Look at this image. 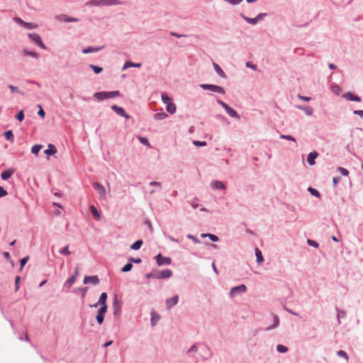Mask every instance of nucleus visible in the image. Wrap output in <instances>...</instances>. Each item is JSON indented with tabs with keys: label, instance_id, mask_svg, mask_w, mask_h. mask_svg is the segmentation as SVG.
Wrapping results in <instances>:
<instances>
[{
	"label": "nucleus",
	"instance_id": "obj_59",
	"mask_svg": "<svg viewBox=\"0 0 363 363\" xmlns=\"http://www.w3.org/2000/svg\"><path fill=\"white\" fill-rule=\"evenodd\" d=\"M129 261L130 263L133 262V263H135V264H140L142 262V259L140 258H135V257H130L129 258Z\"/></svg>",
	"mask_w": 363,
	"mask_h": 363
},
{
	"label": "nucleus",
	"instance_id": "obj_33",
	"mask_svg": "<svg viewBox=\"0 0 363 363\" xmlns=\"http://www.w3.org/2000/svg\"><path fill=\"white\" fill-rule=\"evenodd\" d=\"M141 64L140 63H134L130 61H127L125 62L123 67V70H125L129 67H140Z\"/></svg>",
	"mask_w": 363,
	"mask_h": 363
},
{
	"label": "nucleus",
	"instance_id": "obj_27",
	"mask_svg": "<svg viewBox=\"0 0 363 363\" xmlns=\"http://www.w3.org/2000/svg\"><path fill=\"white\" fill-rule=\"evenodd\" d=\"M57 152V148L56 147L52 145V144H49L48 145V149H46L45 151H44V153L46 155H52L54 154H55Z\"/></svg>",
	"mask_w": 363,
	"mask_h": 363
},
{
	"label": "nucleus",
	"instance_id": "obj_41",
	"mask_svg": "<svg viewBox=\"0 0 363 363\" xmlns=\"http://www.w3.org/2000/svg\"><path fill=\"white\" fill-rule=\"evenodd\" d=\"M89 67L92 69V70L94 71V72L96 74H100L102 71H103V68L99 67V66H96V65H92V64H90L89 65Z\"/></svg>",
	"mask_w": 363,
	"mask_h": 363
},
{
	"label": "nucleus",
	"instance_id": "obj_23",
	"mask_svg": "<svg viewBox=\"0 0 363 363\" xmlns=\"http://www.w3.org/2000/svg\"><path fill=\"white\" fill-rule=\"evenodd\" d=\"M172 274H173V272L169 269L162 270L160 272L161 279H169L172 276Z\"/></svg>",
	"mask_w": 363,
	"mask_h": 363
},
{
	"label": "nucleus",
	"instance_id": "obj_17",
	"mask_svg": "<svg viewBox=\"0 0 363 363\" xmlns=\"http://www.w3.org/2000/svg\"><path fill=\"white\" fill-rule=\"evenodd\" d=\"M179 301V296L174 295L172 298H167L165 301L167 308L169 309L177 305Z\"/></svg>",
	"mask_w": 363,
	"mask_h": 363
},
{
	"label": "nucleus",
	"instance_id": "obj_39",
	"mask_svg": "<svg viewBox=\"0 0 363 363\" xmlns=\"http://www.w3.org/2000/svg\"><path fill=\"white\" fill-rule=\"evenodd\" d=\"M22 53L24 55L30 56V57H32L33 58H38V55L35 52L29 51V50H28L26 49H23L22 50Z\"/></svg>",
	"mask_w": 363,
	"mask_h": 363
},
{
	"label": "nucleus",
	"instance_id": "obj_2",
	"mask_svg": "<svg viewBox=\"0 0 363 363\" xmlns=\"http://www.w3.org/2000/svg\"><path fill=\"white\" fill-rule=\"evenodd\" d=\"M122 2L120 0H91L86 3V5L94 6L121 5Z\"/></svg>",
	"mask_w": 363,
	"mask_h": 363
},
{
	"label": "nucleus",
	"instance_id": "obj_55",
	"mask_svg": "<svg viewBox=\"0 0 363 363\" xmlns=\"http://www.w3.org/2000/svg\"><path fill=\"white\" fill-rule=\"evenodd\" d=\"M24 118V113H23V111L21 110L20 111L16 116V119L19 121H22Z\"/></svg>",
	"mask_w": 363,
	"mask_h": 363
},
{
	"label": "nucleus",
	"instance_id": "obj_63",
	"mask_svg": "<svg viewBox=\"0 0 363 363\" xmlns=\"http://www.w3.org/2000/svg\"><path fill=\"white\" fill-rule=\"evenodd\" d=\"M340 88L338 85H335L332 86V91L333 92L335 93L336 94H339L340 92Z\"/></svg>",
	"mask_w": 363,
	"mask_h": 363
},
{
	"label": "nucleus",
	"instance_id": "obj_38",
	"mask_svg": "<svg viewBox=\"0 0 363 363\" xmlns=\"http://www.w3.org/2000/svg\"><path fill=\"white\" fill-rule=\"evenodd\" d=\"M4 137L7 140L11 141V142H13L14 140L13 133L11 130H6L4 133Z\"/></svg>",
	"mask_w": 363,
	"mask_h": 363
},
{
	"label": "nucleus",
	"instance_id": "obj_14",
	"mask_svg": "<svg viewBox=\"0 0 363 363\" xmlns=\"http://www.w3.org/2000/svg\"><path fill=\"white\" fill-rule=\"evenodd\" d=\"M211 187L214 190H225L226 185L221 181L213 180L211 183Z\"/></svg>",
	"mask_w": 363,
	"mask_h": 363
},
{
	"label": "nucleus",
	"instance_id": "obj_30",
	"mask_svg": "<svg viewBox=\"0 0 363 363\" xmlns=\"http://www.w3.org/2000/svg\"><path fill=\"white\" fill-rule=\"evenodd\" d=\"M240 16L242 19H244L247 23L251 24V25H256L258 22L257 21L256 17L255 18H250L244 15L243 13L240 14Z\"/></svg>",
	"mask_w": 363,
	"mask_h": 363
},
{
	"label": "nucleus",
	"instance_id": "obj_53",
	"mask_svg": "<svg viewBox=\"0 0 363 363\" xmlns=\"http://www.w3.org/2000/svg\"><path fill=\"white\" fill-rule=\"evenodd\" d=\"M193 144L197 147H204L206 145V141L194 140Z\"/></svg>",
	"mask_w": 363,
	"mask_h": 363
},
{
	"label": "nucleus",
	"instance_id": "obj_47",
	"mask_svg": "<svg viewBox=\"0 0 363 363\" xmlns=\"http://www.w3.org/2000/svg\"><path fill=\"white\" fill-rule=\"evenodd\" d=\"M60 253L62 254V255H69L71 254V252L69 250V246L67 245V246L62 247L60 250Z\"/></svg>",
	"mask_w": 363,
	"mask_h": 363
},
{
	"label": "nucleus",
	"instance_id": "obj_18",
	"mask_svg": "<svg viewBox=\"0 0 363 363\" xmlns=\"http://www.w3.org/2000/svg\"><path fill=\"white\" fill-rule=\"evenodd\" d=\"M224 110L231 118H237L238 120L240 118V116L238 112L230 106L228 105L226 107H225Z\"/></svg>",
	"mask_w": 363,
	"mask_h": 363
},
{
	"label": "nucleus",
	"instance_id": "obj_58",
	"mask_svg": "<svg viewBox=\"0 0 363 363\" xmlns=\"http://www.w3.org/2000/svg\"><path fill=\"white\" fill-rule=\"evenodd\" d=\"M20 281H21V277L16 276L15 278V291H18Z\"/></svg>",
	"mask_w": 363,
	"mask_h": 363
},
{
	"label": "nucleus",
	"instance_id": "obj_4",
	"mask_svg": "<svg viewBox=\"0 0 363 363\" xmlns=\"http://www.w3.org/2000/svg\"><path fill=\"white\" fill-rule=\"evenodd\" d=\"M29 39L33 42L35 43L36 45H38L40 48H41L43 50L47 49V46L44 44V43L42 41L41 37L39 34L36 33H29L28 35Z\"/></svg>",
	"mask_w": 363,
	"mask_h": 363
},
{
	"label": "nucleus",
	"instance_id": "obj_10",
	"mask_svg": "<svg viewBox=\"0 0 363 363\" xmlns=\"http://www.w3.org/2000/svg\"><path fill=\"white\" fill-rule=\"evenodd\" d=\"M342 96L350 101L360 102L362 101L361 98L359 96L355 95L354 93L351 91H347L343 94Z\"/></svg>",
	"mask_w": 363,
	"mask_h": 363
},
{
	"label": "nucleus",
	"instance_id": "obj_24",
	"mask_svg": "<svg viewBox=\"0 0 363 363\" xmlns=\"http://www.w3.org/2000/svg\"><path fill=\"white\" fill-rule=\"evenodd\" d=\"M160 315L157 313L155 311H152L151 312V319H150V323H151V325L152 327H154L157 323L160 320Z\"/></svg>",
	"mask_w": 363,
	"mask_h": 363
},
{
	"label": "nucleus",
	"instance_id": "obj_56",
	"mask_svg": "<svg viewBox=\"0 0 363 363\" xmlns=\"http://www.w3.org/2000/svg\"><path fill=\"white\" fill-rule=\"evenodd\" d=\"M186 238L188 239H190V240H193V242L194 243H201V241L197 238H196L194 235H193L191 234H188L186 235Z\"/></svg>",
	"mask_w": 363,
	"mask_h": 363
},
{
	"label": "nucleus",
	"instance_id": "obj_15",
	"mask_svg": "<svg viewBox=\"0 0 363 363\" xmlns=\"http://www.w3.org/2000/svg\"><path fill=\"white\" fill-rule=\"evenodd\" d=\"M212 356H213V352L211 350V348L207 345H204L202 349V354H201L202 358L204 360H206V359L211 358Z\"/></svg>",
	"mask_w": 363,
	"mask_h": 363
},
{
	"label": "nucleus",
	"instance_id": "obj_44",
	"mask_svg": "<svg viewBox=\"0 0 363 363\" xmlns=\"http://www.w3.org/2000/svg\"><path fill=\"white\" fill-rule=\"evenodd\" d=\"M133 264L130 262L127 264H125L121 269L122 272H130L133 268Z\"/></svg>",
	"mask_w": 363,
	"mask_h": 363
},
{
	"label": "nucleus",
	"instance_id": "obj_43",
	"mask_svg": "<svg viewBox=\"0 0 363 363\" xmlns=\"http://www.w3.org/2000/svg\"><path fill=\"white\" fill-rule=\"evenodd\" d=\"M308 191L311 193V195H313V196H315L317 198H320V192L317 189H314L313 187H309L308 189Z\"/></svg>",
	"mask_w": 363,
	"mask_h": 363
},
{
	"label": "nucleus",
	"instance_id": "obj_50",
	"mask_svg": "<svg viewBox=\"0 0 363 363\" xmlns=\"http://www.w3.org/2000/svg\"><path fill=\"white\" fill-rule=\"evenodd\" d=\"M337 171L341 173L343 176H348L349 174V171L341 167H337Z\"/></svg>",
	"mask_w": 363,
	"mask_h": 363
},
{
	"label": "nucleus",
	"instance_id": "obj_21",
	"mask_svg": "<svg viewBox=\"0 0 363 363\" xmlns=\"http://www.w3.org/2000/svg\"><path fill=\"white\" fill-rule=\"evenodd\" d=\"M272 318H273V320H274V323H273V325L267 327L265 329L267 331L274 330V329L278 328V326L279 325V316L277 315L274 314V313H272Z\"/></svg>",
	"mask_w": 363,
	"mask_h": 363
},
{
	"label": "nucleus",
	"instance_id": "obj_6",
	"mask_svg": "<svg viewBox=\"0 0 363 363\" xmlns=\"http://www.w3.org/2000/svg\"><path fill=\"white\" fill-rule=\"evenodd\" d=\"M155 259L158 266L170 264L172 263L170 257H163L160 253L155 256Z\"/></svg>",
	"mask_w": 363,
	"mask_h": 363
},
{
	"label": "nucleus",
	"instance_id": "obj_64",
	"mask_svg": "<svg viewBox=\"0 0 363 363\" xmlns=\"http://www.w3.org/2000/svg\"><path fill=\"white\" fill-rule=\"evenodd\" d=\"M353 113L363 118V110H355L353 111Z\"/></svg>",
	"mask_w": 363,
	"mask_h": 363
},
{
	"label": "nucleus",
	"instance_id": "obj_40",
	"mask_svg": "<svg viewBox=\"0 0 363 363\" xmlns=\"http://www.w3.org/2000/svg\"><path fill=\"white\" fill-rule=\"evenodd\" d=\"M161 97L162 102L167 105L172 101V98L169 97L166 93H162Z\"/></svg>",
	"mask_w": 363,
	"mask_h": 363
},
{
	"label": "nucleus",
	"instance_id": "obj_46",
	"mask_svg": "<svg viewBox=\"0 0 363 363\" xmlns=\"http://www.w3.org/2000/svg\"><path fill=\"white\" fill-rule=\"evenodd\" d=\"M23 27L27 29H35L37 27V24L31 22H25Z\"/></svg>",
	"mask_w": 363,
	"mask_h": 363
},
{
	"label": "nucleus",
	"instance_id": "obj_13",
	"mask_svg": "<svg viewBox=\"0 0 363 363\" xmlns=\"http://www.w3.org/2000/svg\"><path fill=\"white\" fill-rule=\"evenodd\" d=\"M56 19H57L60 21H64V22H67V23L78 22L79 21V18L70 17L66 14H60L56 16Z\"/></svg>",
	"mask_w": 363,
	"mask_h": 363
},
{
	"label": "nucleus",
	"instance_id": "obj_49",
	"mask_svg": "<svg viewBox=\"0 0 363 363\" xmlns=\"http://www.w3.org/2000/svg\"><path fill=\"white\" fill-rule=\"evenodd\" d=\"M138 140L141 144L144 145H150L149 140H147V138L139 136Z\"/></svg>",
	"mask_w": 363,
	"mask_h": 363
},
{
	"label": "nucleus",
	"instance_id": "obj_20",
	"mask_svg": "<svg viewBox=\"0 0 363 363\" xmlns=\"http://www.w3.org/2000/svg\"><path fill=\"white\" fill-rule=\"evenodd\" d=\"M318 153L316 151H313L308 155L307 162L310 165L315 164V160L318 157Z\"/></svg>",
	"mask_w": 363,
	"mask_h": 363
},
{
	"label": "nucleus",
	"instance_id": "obj_19",
	"mask_svg": "<svg viewBox=\"0 0 363 363\" xmlns=\"http://www.w3.org/2000/svg\"><path fill=\"white\" fill-rule=\"evenodd\" d=\"M104 48V46H100V47H91V46H89V47H87L86 48H84L82 50V53H84V54H89V53H91V52H96L101 51Z\"/></svg>",
	"mask_w": 363,
	"mask_h": 363
},
{
	"label": "nucleus",
	"instance_id": "obj_36",
	"mask_svg": "<svg viewBox=\"0 0 363 363\" xmlns=\"http://www.w3.org/2000/svg\"><path fill=\"white\" fill-rule=\"evenodd\" d=\"M202 238H208L213 242L218 241L219 238L217 235L211 233H203L201 234Z\"/></svg>",
	"mask_w": 363,
	"mask_h": 363
},
{
	"label": "nucleus",
	"instance_id": "obj_62",
	"mask_svg": "<svg viewBox=\"0 0 363 363\" xmlns=\"http://www.w3.org/2000/svg\"><path fill=\"white\" fill-rule=\"evenodd\" d=\"M28 259H29V257L28 256L25 257H23V259H21V261H20L21 269H22L24 267V265L27 263Z\"/></svg>",
	"mask_w": 363,
	"mask_h": 363
},
{
	"label": "nucleus",
	"instance_id": "obj_54",
	"mask_svg": "<svg viewBox=\"0 0 363 363\" xmlns=\"http://www.w3.org/2000/svg\"><path fill=\"white\" fill-rule=\"evenodd\" d=\"M280 138L281 139H285V140H291V141L296 142L295 138H294L291 135H281Z\"/></svg>",
	"mask_w": 363,
	"mask_h": 363
},
{
	"label": "nucleus",
	"instance_id": "obj_61",
	"mask_svg": "<svg viewBox=\"0 0 363 363\" xmlns=\"http://www.w3.org/2000/svg\"><path fill=\"white\" fill-rule=\"evenodd\" d=\"M268 14L267 13H259L257 16H256V18H257V22L263 20V18L267 16Z\"/></svg>",
	"mask_w": 363,
	"mask_h": 363
},
{
	"label": "nucleus",
	"instance_id": "obj_34",
	"mask_svg": "<svg viewBox=\"0 0 363 363\" xmlns=\"http://www.w3.org/2000/svg\"><path fill=\"white\" fill-rule=\"evenodd\" d=\"M143 243V241L142 240H138L130 245V249L133 250H138L141 247Z\"/></svg>",
	"mask_w": 363,
	"mask_h": 363
},
{
	"label": "nucleus",
	"instance_id": "obj_57",
	"mask_svg": "<svg viewBox=\"0 0 363 363\" xmlns=\"http://www.w3.org/2000/svg\"><path fill=\"white\" fill-rule=\"evenodd\" d=\"M38 107L39 108V110L38 111V114L42 118H44L45 116V112L44 111V110L43 109L42 106L38 104Z\"/></svg>",
	"mask_w": 363,
	"mask_h": 363
},
{
	"label": "nucleus",
	"instance_id": "obj_48",
	"mask_svg": "<svg viewBox=\"0 0 363 363\" xmlns=\"http://www.w3.org/2000/svg\"><path fill=\"white\" fill-rule=\"evenodd\" d=\"M307 244L311 247H313L315 248H318L319 247L318 242L313 240L308 239L307 240Z\"/></svg>",
	"mask_w": 363,
	"mask_h": 363
},
{
	"label": "nucleus",
	"instance_id": "obj_3",
	"mask_svg": "<svg viewBox=\"0 0 363 363\" xmlns=\"http://www.w3.org/2000/svg\"><path fill=\"white\" fill-rule=\"evenodd\" d=\"M199 86L203 90H209L212 92L224 94L225 93V89L220 86L211 84H201Z\"/></svg>",
	"mask_w": 363,
	"mask_h": 363
},
{
	"label": "nucleus",
	"instance_id": "obj_45",
	"mask_svg": "<svg viewBox=\"0 0 363 363\" xmlns=\"http://www.w3.org/2000/svg\"><path fill=\"white\" fill-rule=\"evenodd\" d=\"M277 350L280 353H285L288 351V347L283 345H278L277 346Z\"/></svg>",
	"mask_w": 363,
	"mask_h": 363
},
{
	"label": "nucleus",
	"instance_id": "obj_11",
	"mask_svg": "<svg viewBox=\"0 0 363 363\" xmlns=\"http://www.w3.org/2000/svg\"><path fill=\"white\" fill-rule=\"evenodd\" d=\"M99 279L97 275H93V276H85L84 278V284H92L94 285H97L99 284Z\"/></svg>",
	"mask_w": 363,
	"mask_h": 363
},
{
	"label": "nucleus",
	"instance_id": "obj_26",
	"mask_svg": "<svg viewBox=\"0 0 363 363\" xmlns=\"http://www.w3.org/2000/svg\"><path fill=\"white\" fill-rule=\"evenodd\" d=\"M13 172H14V170L13 169H11V168L8 169L4 171L3 172H1V177L3 180H7L12 176Z\"/></svg>",
	"mask_w": 363,
	"mask_h": 363
},
{
	"label": "nucleus",
	"instance_id": "obj_9",
	"mask_svg": "<svg viewBox=\"0 0 363 363\" xmlns=\"http://www.w3.org/2000/svg\"><path fill=\"white\" fill-rule=\"evenodd\" d=\"M107 311V308L103 307H100L98 310L97 315L96 316V320L99 325H101L104 321L105 314Z\"/></svg>",
	"mask_w": 363,
	"mask_h": 363
},
{
	"label": "nucleus",
	"instance_id": "obj_51",
	"mask_svg": "<svg viewBox=\"0 0 363 363\" xmlns=\"http://www.w3.org/2000/svg\"><path fill=\"white\" fill-rule=\"evenodd\" d=\"M197 201H198V199L197 198H194L191 201H189L188 203H189L191 204L192 208H198L199 206H201L200 204L196 203Z\"/></svg>",
	"mask_w": 363,
	"mask_h": 363
},
{
	"label": "nucleus",
	"instance_id": "obj_8",
	"mask_svg": "<svg viewBox=\"0 0 363 363\" xmlns=\"http://www.w3.org/2000/svg\"><path fill=\"white\" fill-rule=\"evenodd\" d=\"M111 109L118 116L124 117L126 119H128L130 118V115H128L125 109L122 107H120L117 105H113L111 106Z\"/></svg>",
	"mask_w": 363,
	"mask_h": 363
},
{
	"label": "nucleus",
	"instance_id": "obj_5",
	"mask_svg": "<svg viewBox=\"0 0 363 363\" xmlns=\"http://www.w3.org/2000/svg\"><path fill=\"white\" fill-rule=\"evenodd\" d=\"M247 286L245 284H240L237 286H234L231 289L230 291V296L231 298L235 297V296L246 292Z\"/></svg>",
	"mask_w": 363,
	"mask_h": 363
},
{
	"label": "nucleus",
	"instance_id": "obj_7",
	"mask_svg": "<svg viewBox=\"0 0 363 363\" xmlns=\"http://www.w3.org/2000/svg\"><path fill=\"white\" fill-rule=\"evenodd\" d=\"M79 267L74 268V274L71 276L64 284L65 287L69 288L76 281L77 277L79 276Z\"/></svg>",
	"mask_w": 363,
	"mask_h": 363
},
{
	"label": "nucleus",
	"instance_id": "obj_29",
	"mask_svg": "<svg viewBox=\"0 0 363 363\" xmlns=\"http://www.w3.org/2000/svg\"><path fill=\"white\" fill-rule=\"evenodd\" d=\"M213 67L216 73L223 78H226V74L221 67L216 62L213 63Z\"/></svg>",
	"mask_w": 363,
	"mask_h": 363
},
{
	"label": "nucleus",
	"instance_id": "obj_1",
	"mask_svg": "<svg viewBox=\"0 0 363 363\" xmlns=\"http://www.w3.org/2000/svg\"><path fill=\"white\" fill-rule=\"evenodd\" d=\"M121 93L119 91H99L94 94V97L98 101H104L105 99L114 98L119 96Z\"/></svg>",
	"mask_w": 363,
	"mask_h": 363
},
{
	"label": "nucleus",
	"instance_id": "obj_52",
	"mask_svg": "<svg viewBox=\"0 0 363 363\" xmlns=\"http://www.w3.org/2000/svg\"><path fill=\"white\" fill-rule=\"evenodd\" d=\"M337 355L339 356V357H343L346 359H348V355L347 354L346 352H345L344 350H338L337 352Z\"/></svg>",
	"mask_w": 363,
	"mask_h": 363
},
{
	"label": "nucleus",
	"instance_id": "obj_28",
	"mask_svg": "<svg viewBox=\"0 0 363 363\" xmlns=\"http://www.w3.org/2000/svg\"><path fill=\"white\" fill-rule=\"evenodd\" d=\"M89 209L92 215L94 216V218L97 220H99L101 219V214L97 210V208L94 205H91Z\"/></svg>",
	"mask_w": 363,
	"mask_h": 363
},
{
	"label": "nucleus",
	"instance_id": "obj_22",
	"mask_svg": "<svg viewBox=\"0 0 363 363\" xmlns=\"http://www.w3.org/2000/svg\"><path fill=\"white\" fill-rule=\"evenodd\" d=\"M296 107L299 110L303 111L307 116H312L313 113V108L311 106L297 105Z\"/></svg>",
	"mask_w": 363,
	"mask_h": 363
},
{
	"label": "nucleus",
	"instance_id": "obj_42",
	"mask_svg": "<svg viewBox=\"0 0 363 363\" xmlns=\"http://www.w3.org/2000/svg\"><path fill=\"white\" fill-rule=\"evenodd\" d=\"M43 145H34L31 148V152L34 155H37L40 150L42 149Z\"/></svg>",
	"mask_w": 363,
	"mask_h": 363
},
{
	"label": "nucleus",
	"instance_id": "obj_16",
	"mask_svg": "<svg viewBox=\"0 0 363 363\" xmlns=\"http://www.w3.org/2000/svg\"><path fill=\"white\" fill-rule=\"evenodd\" d=\"M93 187L98 191L99 194H100V196L102 198H104L106 194V189L104 186L101 184L99 182H95L93 184Z\"/></svg>",
	"mask_w": 363,
	"mask_h": 363
},
{
	"label": "nucleus",
	"instance_id": "obj_60",
	"mask_svg": "<svg viewBox=\"0 0 363 363\" xmlns=\"http://www.w3.org/2000/svg\"><path fill=\"white\" fill-rule=\"evenodd\" d=\"M9 89L11 90V91L12 93H14V92H19L21 94L23 95V93L21 92L19 90H18V88L17 86H13V85H9Z\"/></svg>",
	"mask_w": 363,
	"mask_h": 363
},
{
	"label": "nucleus",
	"instance_id": "obj_35",
	"mask_svg": "<svg viewBox=\"0 0 363 363\" xmlns=\"http://www.w3.org/2000/svg\"><path fill=\"white\" fill-rule=\"evenodd\" d=\"M255 256L257 259V262L260 264L264 262V257L262 256V252L257 247L255 249Z\"/></svg>",
	"mask_w": 363,
	"mask_h": 363
},
{
	"label": "nucleus",
	"instance_id": "obj_12",
	"mask_svg": "<svg viewBox=\"0 0 363 363\" xmlns=\"http://www.w3.org/2000/svg\"><path fill=\"white\" fill-rule=\"evenodd\" d=\"M121 303L118 301L117 298L116 297L113 303V315L115 318H118L120 317L121 313Z\"/></svg>",
	"mask_w": 363,
	"mask_h": 363
},
{
	"label": "nucleus",
	"instance_id": "obj_32",
	"mask_svg": "<svg viewBox=\"0 0 363 363\" xmlns=\"http://www.w3.org/2000/svg\"><path fill=\"white\" fill-rule=\"evenodd\" d=\"M167 116H168V115L164 111L161 110L160 112L156 113L154 115V119L156 121H160V120L164 119Z\"/></svg>",
	"mask_w": 363,
	"mask_h": 363
},
{
	"label": "nucleus",
	"instance_id": "obj_25",
	"mask_svg": "<svg viewBox=\"0 0 363 363\" xmlns=\"http://www.w3.org/2000/svg\"><path fill=\"white\" fill-rule=\"evenodd\" d=\"M107 294L105 292H103L99 298V303H100V307H104L106 308H108V306L106 304V300H107Z\"/></svg>",
	"mask_w": 363,
	"mask_h": 363
},
{
	"label": "nucleus",
	"instance_id": "obj_37",
	"mask_svg": "<svg viewBox=\"0 0 363 363\" xmlns=\"http://www.w3.org/2000/svg\"><path fill=\"white\" fill-rule=\"evenodd\" d=\"M177 108L176 106L172 101L167 105V111L170 113L173 114L176 112Z\"/></svg>",
	"mask_w": 363,
	"mask_h": 363
},
{
	"label": "nucleus",
	"instance_id": "obj_31",
	"mask_svg": "<svg viewBox=\"0 0 363 363\" xmlns=\"http://www.w3.org/2000/svg\"><path fill=\"white\" fill-rule=\"evenodd\" d=\"M337 312V319L339 324L341 323L340 319L346 317V313L344 311L339 309L337 307L335 308Z\"/></svg>",
	"mask_w": 363,
	"mask_h": 363
}]
</instances>
